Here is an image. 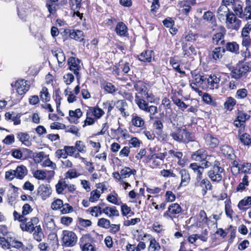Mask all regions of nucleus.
<instances>
[{"mask_svg": "<svg viewBox=\"0 0 251 251\" xmlns=\"http://www.w3.org/2000/svg\"><path fill=\"white\" fill-rule=\"evenodd\" d=\"M224 172L225 170L221 166L220 162L215 160L210 169L208 171L207 175L211 181L219 183L223 180Z\"/></svg>", "mask_w": 251, "mask_h": 251, "instance_id": "obj_1", "label": "nucleus"}, {"mask_svg": "<svg viewBox=\"0 0 251 251\" xmlns=\"http://www.w3.org/2000/svg\"><path fill=\"white\" fill-rule=\"evenodd\" d=\"M250 71H251V61H241L235 67H233L230 75L232 78L237 79Z\"/></svg>", "mask_w": 251, "mask_h": 251, "instance_id": "obj_2", "label": "nucleus"}, {"mask_svg": "<svg viewBox=\"0 0 251 251\" xmlns=\"http://www.w3.org/2000/svg\"><path fill=\"white\" fill-rule=\"evenodd\" d=\"M62 235V243L64 246L73 247L76 244L77 237L74 232L65 230L63 231Z\"/></svg>", "mask_w": 251, "mask_h": 251, "instance_id": "obj_3", "label": "nucleus"}, {"mask_svg": "<svg viewBox=\"0 0 251 251\" xmlns=\"http://www.w3.org/2000/svg\"><path fill=\"white\" fill-rule=\"evenodd\" d=\"M80 60L75 57H70L69 58L67 61L69 69L72 72H73L74 74L76 75L78 83L81 77L79 74V71L81 69V66L80 65Z\"/></svg>", "mask_w": 251, "mask_h": 251, "instance_id": "obj_4", "label": "nucleus"}, {"mask_svg": "<svg viewBox=\"0 0 251 251\" xmlns=\"http://www.w3.org/2000/svg\"><path fill=\"white\" fill-rule=\"evenodd\" d=\"M69 2L71 9L74 11V15L79 17L81 20L83 14L80 13L79 10L84 4L88 6L90 3L89 0H70Z\"/></svg>", "mask_w": 251, "mask_h": 251, "instance_id": "obj_5", "label": "nucleus"}, {"mask_svg": "<svg viewBox=\"0 0 251 251\" xmlns=\"http://www.w3.org/2000/svg\"><path fill=\"white\" fill-rule=\"evenodd\" d=\"M39 222L38 218L33 217L30 218V221L26 222L25 223H21L20 226L23 231H26L29 233H32L36 227L38 226L37 224Z\"/></svg>", "mask_w": 251, "mask_h": 251, "instance_id": "obj_6", "label": "nucleus"}, {"mask_svg": "<svg viewBox=\"0 0 251 251\" xmlns=\"http://www.w3.org/2000/svg\"><path fill=\"white\" fill-rule=\"evenodd\" d=\"M226 22L231 25V28L236 30L239 29L241 24V21L238 19L236 17L235 14L231 11H228V13H226Z\"/></svg>", "mask_w": 251, "mask_h": 251, "instance_id": "obj_7", "label": "nucleus"}, {"mask_svg": "<svg viewBox=\"0 0 251 251\" xmlns=\"http://www.w3.org/2000/svg\"><path fill=\"white\" fill-rule=\"evenodd\" d=\"M206 84L204 88H209L211 90L217 89L220 86V76L218 77L215 75H210L206 78Z\"/></svg>", "mask_w": 251, "mask_h": 251, "instance_id": "obj_8", "label": "nucleus"}, {"mask_svg": "<svg viewBox=\"0 0 251 251\" xmlns=\"http://www.w3.org/2000/svg\"><path fill=\"white\" fill-rule=\"evenodd\" d=\"M181 210L182 208L178 203H172L169 206L168 210L163 214V216L167 219H173V217L171 215L178 214Z\"/></svg>", "mask_w": 251, "mask_h": 251, "instance_id": "obj_9", "label": "nucleus"}, {"mask_svg": "<svg viewBox=\"0 0 251 251\" xmlns=\"http://www.w3.org/2000/svg\"><path fill=\"white\" fill-rule=\"evenodd\" d=\"M208 157L210 156L207 155V152L204 149H199L191 154L192 159L196 161L202 162Z\"/></svg>", "mask_w": 251, "mask_h": 251, "instance_id": "obj_10", "label": "nucleus"}, {"mask_svg": "<svg viewBox=\"0 0 251 251\" xmlns=\"http://www.w3.org/2000/svg\"><path fill=\"white\" fill-rule=\"evenodd\" d=\"M17 93L22 95L25 94L29 89V85L27 81L23 79L17 80L15 84Z\"/></svg>", "mask_w": 251, "mask_h": 251, "instance_id": "obj_11", "label": "nucleus"}, {"mask_svg": "<svg viewBox=\"0 0 251 251\" xmlns=\"http://www.w3.org/2000/svg\"><path fill=\"white\" fill-rule=\"evenodd\" d=\"M89 237L87 235L83 236L79 240V245L82 251H95L94 246L88 242Z\"/></svg>", "mask_w": 251, "mask_h": 251, "instance_id": "obj_12", "label": "nucleus"}, {"mask_svg": "<svg viewBox=\"0 0 251 251\" xmlns=\"http://www.w3.org/2000/svg\"><path fill=\"white\" fill-rule=\"evenodd\" d=\"M179 174L181 177V182L178 188L188 185L190 181V176L188 171L184 169H181L179 171Z\"/></svg>", "mask_w": 251, "mask_h": 251, "instance_id": "obj_13", "label": "nucleus"}, {"mask_svg": "<svg viewBox=\"0 0 251 251\" xmlns=\"http://www.w3.org/2000/svg\"><path fill=\"white\" fill-rule=\"evenodd\" d=\"M175 130L172 131L170 133V136L176 141L181 143L184 142L183 133L182 129L180 127H175Z\"/></svg>", "mask_w": 251, "mask_h": 251, "instance_id": "obj_14", "label": "nucleus"}, {"mask_svg": "<svg viewBox=\"0 0 251 251\" xmlns=\"http://www.w3.org/2000/svg\"><path fill=\"white\" fill-rule=\"evenodd\" d=\"M199 183V186L201 188V194L205 196L207 194L208 190L210 191L212 189V185L210 181L207 178L201 179Z\"/></svg>", "mask_w": 251, "mask_h": 251, "instance_id": "obj_15", "label": "nucleus"}, {"mask_svg": "<svg viewBox=\"0 0 251 251\" xmlns=\"http://www.w3.org/2000/svg\"><path fill=\"white\" fill-rule=\"evenodd\" d=\"M45 226L50 231L55 229L56 225L53 219V216L49 214H45L44 218Z\"/></svg>", "mask_w": 251, "mask_h": 251, "instance_id": "obj_16", "label": "nucleus"}, {"mask_svg": "<svg viewBox=\"0 0 251 251\" xmlns=\"http://www.w3.org/2000/svg\"><path fill=\"white\" fill-rule=\"evenodd\" d=\"M206 145L211 148H215L219 144V140L210 134H205L203 136Z\"/></svg>", "mask_w": 251, "mask_h": 251, "instance_id": "obj_17", "label": "nucleus"}, {"mask_svg": "<svg viewBox=\"0 0 251 251\" xmlns=\"http://www.w3.org/2000/svg\"><path fill=\"white\" fill-rule=\"evenodd\" d=\"M23 3L25 7L23 6V5L21 4V1L19 4L17 6V11L19 17L21 19H24L25 17V10L27 8H29L30 3L29 2L30 0H22Z\"/></svg>", "mask_w": 251, "mask_h": 251, "instance_id": "obj_18", "label": "nucleus"}, {"mask_svg": "<svg viewBox=\"0 0 251 251\" xmlns=\"http://www.w3.org/2000/svg\"><path fill=\"white\" fill-rule=\"evenodd\" d=\"M137 92L138 93L136 94V95H139V97L141 96L143 97L146 98L147 101L152 102L154 101V97L153 95L151 93H149L148 92L147 87L145 85H144V87H142Z\"/></svg>", "mask_w": 251, "mask_h": 251, "instance_id": "obj_19", "label": "nucleus"}, {"mask_svg": "<svg viewBox=\"0 0 251 251\" xmlns=\"http://www.w3.org/2000/svg\"><path fill=\"white\" fill-rule=\"evenodd\" d=\"M220 151L222 153L230 159H233L235 156L234 154V150L232 148L228 145H224L220 147Z\"/></svg>", "mask_w": 251, "mask_h": 251, "instance_id": "obj_20", "label": "nucleus"}, {"mask_svg": "<svg viewBox=\"0 0 251 251\" xmlns=\"http://www.w3.org/2000/svg\"><path fill=\"white\" fill-rule=\"evenodd\" d=\"M82 115V112L80 109L77 108L75 110H70L69 116L71 118H68L69 122L71 123L77 124L78 119Z\"/></svg>", "mask_w": 251, "mask_h": 251, "instance_id": "obj_21", "label": "nucleus"}, {"mask_svg": "<svg viewBox=\"0 0 251 251\" xmlns=\"http://www.w3.org/2000/svg\"><path fill=\"white\" fill-rule=\"evenodd\" d=\"M190 168H191L194 173L196 175V180L197 182L200 181L202 178V173L203 170L197 163H191L190 165Z\"/></svg>", "mask_w": 251, "mask_h": 251, "instance_id": "obj_22", "label": "nucleus"}, {"mask_svg": "<svg viewBox=\"0 0 251 251\" xmlns=\"http://www.w3.org/2000/svg\"><path fill=\"white\" fill-rule=\"evenodd\" d=\"M135 101L140 109L144 111L147 109L149 102L147 101L146 98L141 96L139 97V95H135Z\"/></svg>", "mask_w": 251, "mask_h": 251, "instance_id": "obj_23", "label": "nucleus"}, {"mask_svg": "<svg viewBox=\"0 0 251 251\" xmlns=\"http://www.w3.org/2000/svg\"><path fill=\"white\" fill-rule=\"evenodd\" d=\"M116 33L121 37H126L127 35V27L123 22H119L115 28Z\"/></svg>", "mask_w": 251, "mask_h": 251, "instance_id": "obj_24", "label": "nucleus"}, {"mask_svg": "<svg viewBox=\"0 0 251 251\" xmlns=\"http://www.w3.org/2000/svg\"><path fill=\"white\" fill-rule=\"evenodd\" d=\"M36 227L32 233L33 238L38 242H40L44 238L45 235L40 225L36 226Z\"/></svg>", "mask_w": 251, "mask_h": 251, "instance_id": "obj_25", "label": "nucleus"}, {"mask_svg": "<svg viewBox=\"0 0 251 251\" xmlns=\"http://www.w3.org/2000/svg\"><path fill=\"white\" fill-rule=\"evenodd\" d=\"M231 5L235 15L240 18H243L245 15L243 14L242 2L239 0H237V1Z\"/></svg>", "mask_w": 251, "mask_h": 251, "instance_id": "obj_26", "label": "nucleus"}, {"mask_svg": "<svg viewBox=\"0 0 251 251\" xmlns=\"http://www.w3.org/2000/svg\"><path fill=\"white\" fill-rule=\"evenodd\" d=\"M116 107L120 111L123 116L126 117L128 116V114H126V111L127 107V104L125 100H118L116 103Z\"/></svg>", "mask_w": 251, "mask_h": 251, "instance_id": "obj_27", "label": "nucleus"}, {"mask_svg": "<svg viewBox=\"0 0 251 251\" xmlns=\"http://www.w3.org/2000/svg\"><path fill=\"white\" fill-rule=\"evenodd\" d=\"M228 5L223 4L219 7L217 11V17L220 21L225 20L226 13L229 11Z\"/></svg>", "mask_w": 251, "mask_h": 251, "instance_id": "obj_28", "label": "nucleus"}, {"mask_svg": "<svg viewBox=\"0 0 251 251\" xmlns=\"http://www.w3.org/2000/svg\"><path fill=\"white\" fill-rule=\"evenodd\" d=\"M38 192L43 197H49L51 193V189L49 185L42 184L39 186Z\"/></svg>", "mask_w": 251, "mask_h": 251, "instance_id": "obj_29", "label": "nucleus"}, {"mask_svg": "<svg viewBox=\"0 0 251 251\" xmlns=\"http://www.w3.org/2000/svg\"><path fill=\"white\" fill-rule=\"evenodd\" d=\"M120 173L123 180L129 177L131 175L135 176L136 174V170L134 169H131L129 167H125L120 171Z\"/></svg>", "mask_w": 251, "mask_h": 251, "instance_id": "obj_30", "label": "nucleus"}, {"mask_svg": "<svg viewBox=\"0 0 251 251\" xmlns=\"http://www.w3.org/2000/svg\"><path fill=\"white\" fill-rule=\"evenodd\" d=\"M11 239H12V236H11L0 237V247L3 250L10 249Z\"/></svg>", "mask_w": 251, "mask_h": 251, "instance_id": "obj_31", "label": "nucleus"}, {"mask_svg": "<svg viewBox=\"0 0 251 251\" xmlns=\"http://www.w3.org/2000/svg\"><path fill=\"white\" fill-rule=\"evenodd\" d=\"M225 52V48L221 47H216L212 50L211 55L214 60H217L222 57Z\"/></svg>", "mask_w": 251, "mask_h": 251, "instance_id": "obj_32", "label": "nucleus"}, {"mask_svg": "<svg viewBox=\"0 0 251 251\" xmlns=\"http://www.w3.org/2000/svg\"><path fill=\"white\" fill-rule=\"evenodd\" d=\"M17 137L23 144L26 146L31 145V143L29 140L30 136L27 133L19 132L17 134Z\"/></svg>", "mask_w": 251, "mask_h": 251, "instance_id": "obj_33", "label": "nucleus"}, {"mask_svg": "<svg viewBox=\"0 0 251 251\" xmlns=\"http://www.w3.org/2000/svg\"><path fill=\"white\" fill-rule=\"evenodd\" d=\"M14 172L16 174V177L22 179L27 174V170L25 166L21 165L18 166Z\"/></svg>", "mask_w": 251, "mask_h": 251, "instance_id": "obj_34", "label": "nucleus"}, {"mask_svg": "<svg viewBox=\"0 0 251 251\" xmlns=\"http://www.w3.org/2000/svg\"><path fill=\"white\" fill-rule=\"evenodd\" d=\"M202 18L211 24L212 26L216 25V21L213 13L210 11L205 12Z\"/></svg>", "mask_w": 251, "mask_h": 251, "instance_id": "obj_35", "label": "nucleus"}, {"mask_svg": "<svg viewBox=\"0 0 251 251\" xmlns=\"http://www.w3.org/2000/svg\"><path fill=\"white\" fill-rule=\"evenodd\" d=\"M224 34L222 32H218L214 34L212 38L213 43L216 45L223 46L225 43L224 39Z\"/></svg>", "mask_w": 251, "mask_h": 251, "instance_id": "obj_36", "label": "nucleus"}, {"mask_svg": "<svg viewBox=\"0 0 251 251\" xmlns=\"http://www.w3.org/2000/svg\"><path fill=\"white\" fill-rule=\"evenodd\" d=\"M225 49V50H226L233 53H239V46L235 42L227 43Z\"/></svg>", "mask_w": 251, "mask_h": 251, "instance_id": "obj_37", "label": "nucleus"}, {"mask_svg": "<svg viewBox=\"0 0 251 251\" xmlns=\"http://www.w3.org/2000/svg\"><path fill=\"white\" fill-rule=\"evenodd\" d=\"M169 62L176 72L185 75V72L180 70V65L177 60L174 57H171L170 58Z\"/></svg>", "mask_w": 251, "mask_h": 251, "instance_id": "obj_38", "label": "nucleus"}, {"mask_svg": "<svg viewBox=\"0 0 251 251\" xmlns=\"http://www.w3.org/2000/svg\"><path fill=\"white\" fill-rule=\"evenodd\" d=\"M70 37L71 38L79 42H81L84 40L83 33L82 31L79 30H74L71 32Z\"/></svg>", "mask_w": 251, "mask_h": 251, "instance_id": "obj_39", "label": "nucleus"}, {"mask_svg": "<svg viewBox=\"0 0 251 251\" xmlns=\"http://www.w3.org/2000/svg\"><path fill=\"white\" fill-rule=\"evenodd\" d=\"M102 212L109 217L114 216H118L119 215V211L116 209L115 207H106L102 209Z\"/></svg>", "mask_w": 251, "mask_h": 251, "instance_id": "obj_40", "label": "nucleus"}, {"mask_svg": "<svg viewBox=\"0 0 251 251\" xmlns=\"http://www.w3.org/2000/svg\"><path fill=\"white\" fill-rule=\"evenodd\" d=\"M152 50H146L145 52H142L139 56V59L140 60L143 62H151L152 57Z\"/></svg>", "mask_w": 251, "mask_h": 251, "instance_id": "obj_41", "label": "nucleus"}, {"mask_svg": "<svg viewBox=\"0 0 251 251\" xmlns=\"http://www.w3.org/2000/svg\"><path fill=\"white\" fill-rule=\"evenodd\" d=\"M206 78L204 75H201L200 74H196L194 76V79L195 82L201 86L203 89H204V87L206 84Z\"/></svg>", "mask_w": 251, "mask_h": 251, "instance_id": "obj_42", "label": "nucleus"}, {"mask_svg": "<svg viewBox=\"0 0 251 251\" xmlns=\"http://www.w3.org/2000/svg\"><path fill=\"white\" fill-rule=\"evenodd\" d=\"M67 186L68 185L65 181L60 180L55 185L57 193L58 194H62Z\"/></svg>", "mask_w": 251, "mask_h": 251, "instance_id": "obj_43", "label": "nucleus"}, {"mask_svg": "<svg viewBox=\"0 0 251 251\" xmlns=\"http://www.w3.org/2000/svg\"><path fill=\"white\" fill-rule=\"evenodd\" d=\"M236 102V100L231 97H228L224 103L225 108L228 110H231Z\"/></svg>", "mask_w": 251, "mask_h": 251, "instance_id": "obj_44", "label": "nucleus"}, {"mask_svg": "<svg viewBox=\"0 0 251 251\" xmlns=\"http://www.w3.org/2000/svg\"><path fill=\"white\" fill-rule=\"evenodd\" d=\"M41 99L43 101H49L50 100V95L48 92V89L46 87H43L40 92V95Z\"/></svg>", "mask_w": 251, "mask_h": 251, "instance_id": "obj_45", "label": "nucleus"}, {"mask_svg": "<svg viewBox=\"0 0 251 251\" xmlns=\"http://www.w3.org/2000/svg\"><path fill=\"white\" fill-rule=\"evenodd\" d=\"M250 205H251V197H247L239 201L238 207L240 210H243L244 206Z\"/></svg>", "mask_w": 251, "mask_h": 251, "instance_id": "obj_46", "label": "nucleus"}, {"mask_svg": "<svg viewBox=\"0 0 251 251\" xmlns=\"http://www.w3.org/2000/svg\"><path fill=\"white\" fill-rule=\"evenodd\" d=\"M160 249V246L158 243H157L154 238L151 239L150 240V246L148 248L149 251H159Z\"/></svg>", "mask_w": 251, "mask_h": 251, "instance_id": "obj_47", "label": "nucleus"}, {"mask_svg": "<svg viewBox=\"0 0 251 251\" xmlns=\"http://www.w3.org/2000/svg\"><path fill=\"white\" fill-rule=\"evenodd\" d=\"M131 122L133 125L137 127H141L144 125L143 119L137 116H133Z\"/></svg>", "mask_w": 251, "mask_h": 251, "instance_id": "obj_48", "label": "nucleus"}, {"mask_svg": "<svg viewBox=\"0 0 251 251\" xmlns=\"http://www.w3.org/2000/svg\"><path fill=\"white\" fill-rule=\"evenodd\" d=\"M239 139L244 145H249L251 143L250 135L246 133H242L240 135Z\"/></svg>", "mask_w": 251, "mask_h": 251, "instance_id": "obj_49", "label": "nucleus"}, {"mask_svg": "<svg viewBox=\"0 0 251 251\" xmlns=\"http://www.w3.org/2000/svg\"><path fill=\"white\" fill-rule=\"evenodd\" d=\"M98 226L100 227L107 229L110 226V222L108 219L102 218L98 220Z\"/></svg>", "mask_w": 251, "mask_h": 251, "instance_id": "obj_50", "label": "nucleus"}, {"mask_svg": "<svg viewBox=\"0 0 251 251\" xmlns=\"http://www.w3.org/2000/svg\"><path fill=\"white\" fill-rule=\"evenodd\" d=\"M11 248H21L22 250H24L25 248V246L23 244L22 242L16 240L15 238L13 237H12V239H11Z\"/></svg>", "mask_w": 251, "mask_h": 251, "instance_id": "obj_51", "label": "nucleus"}, {"mask_svg": "<svg viewBox=\"0 0 251 251\" xmlns=\"http://www.w3.org/2000/svg\"><path fill=\"white\" fill-rule=\"evenodd\" d=\"M90 211V214L93 216L96 217H97L100 215L102 212V210H101L100 206H94L93 207H90L88 209Z\"/></svg>", "mask_w": 251, "mask_h": 251, "instance_id": "obj_52", "label": "nucleus"}, {"mask_svg": "<svg viewBox=\"0 0 251 251\" xmlns=\"http://www.w3.org/2000/svg\"><path fill=\"white\" fill-rule=\"evenodd\" d=\"M182 131L185 136V138H184V141L182 142L183 143H186L194 141V137L193 136L192 134L188 131L186 128L182 129Z\"/></svg>", "mask_w": 251, "mask_h": 251, "instance_id": "obj_53", "label": "nucleus"}, {"mask_svg": "<svg viewBox=\"0 0 251 251\" xmlns=\"http://www.w3.org/2000/svg\"><path fill=\"white\" fill-rule=\"evenodd\" d=\"M75 148L76 151L81 153H85L86 151V148L83 142L81 141H77L75 142Z\"/></svg>", "mask_w": 251, "mask_h": 251, "instance_id": "obj_54", "label": "nucleus"}, {"mask_svg": "<svg viewBox=\"0 0 251 251\" xmlns=\"http://www.w3.org/2000/svg\"><path fill=\"white\" fill-rule=\"evenodd\" d=\"M63 206V201L60 199L54 200L51 204V208L52 210H57L60 209Z\"/></svg>", "mask_w": 251, "mask_h": 251, "instance_id": "obj_55", "label": "nucleus"}, {"mask_svg": "<svg viewBox=\"0 0 251 251\" xmlns=\"http://www.w3.org/2000/svg\"><path fill=\"white\" fill-rule=\"evenodd\" d=\"M92 113L98 119L100 118L104 114L103 110L98 107L92 108Z\"/></svg>", "mask_w": 251, "mask_h": 251, "instance_id": "obj_56", "label": "nucleus"}, {"mask_svg": "<svg viewBox=\"0 0 251 251\" xmlns=\"http://www.w3.org/2000/svg\"><path fill=\"white\" fill-rule=\"evenodd\" d=\"M100 196V193L98 190H95L91 192L89 201L94 202L97 201Z\"/></svg>", "mask_w": 251, "mask_h": 251, "instance_id": "obj_57", "label": "nucleus"}, {"mask_svg": "<svg viewBox=\"0 0 251 251\" xmlns=\"http://www.w3.org/2000/svg\"><path fill=\"white\" fill-rule=\"evenodd\" d=\"M240 171L244 174H251V163H244L241 166Z\"/></svg>", "mask_w": 251, "mask_h": 251, "instance_id": "obj_58", "label": "nucleus"}, {"mask_svg": "<svg viewBox=\"0 0 251 251\" xmlns=\"http://www.w3.org/2000/svg\"><path fill=\"white\" fill-rule=\"evenodd\" d=\"M65 131L66 132H70L77 137H79L80 135L78 128L75 126H68Z\"/></svg>", "mask_w": 251, "mask_h": 251, "instance_id": "obj_59", "label": "nucleus"}, {"mask_svg": "<svg viewBox=\"0 0 251 251\" xmlns=\"http://www.w3.org/2000/svg\"><path fill=\"white\" fill-rule=\"evenodd\" d=\"M248 94V91L245 88L239 89L237 90L236 94V98L238 99L245 98Z\"/></svg>", "mask_w": 251, "mask_h": 251, "instance_id": "obj_60", "label": "nucleus"}, {"mask_svg": "<svg viewBox=\"0 0 251 251\" xmlns=\"http://www.w3.org/2000/svg\"><path fill=\"white\" fill-rule=\"evenodd\" d=\"M79 175V174H77L75 169H70L66 173V178L72 179L76 178Z\"/></svg>", "mask_w": 251, "mask_h": 251, "instance_id": "obj_61", "label": "nucleus"}, {"mask_svg": "<svg viewBox=\"0 0 251 251\" xmlns=\"http://www.w3.org/2000/svg\"><path fill=\"white\" fill-rule=\"evenodd\" d=\"M65 59L64 52L61 49H58V52L57 54V60L59 66L65 62Z\"/></svg>", "mask_w": 251, "mask_h": 251, "instance_id": "obj_62", "label": "nucleus"}, {"mask_svg": "<svg viewBox=\"0 0 251 251\" xmlns=\"http://www.w3.org/2000/svg\"><path fill=\"white\" fill-rule=\"evenodd\" d=\"M33 176L36 178L40 180H43L46 177V174L45 171L43 170L36 171L34 172Z\"/></svg>", "mask_w": 251, "mask_h": 251, "instance_id": "obj_63", "label": "nucleus"}, {"mask_svg": "<svg viewBox=\"0 0 251 251\" xmlns=\"http://www.w3.org/2000/svg\"><path fill=\"white\" fill-rule=\"evenodd\" d=\"M243 14L245 15L243 18H245L246 20L251 19V6L247 5Z\"/></svg>", "mask_w": 251, "mask_h": 251, "instance_id": "obj_64", "label": "nucleus"}]
</instances>
